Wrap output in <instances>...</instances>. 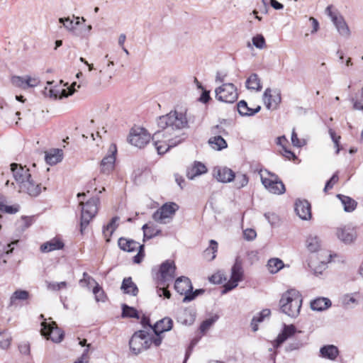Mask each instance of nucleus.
<instances>
[{
	"label": "nucleus",
	"instance_id": "obj_56",
	"mask_svg": "<svg viewBox=\"0 0 363 363\" xmlns=\"http://www.w3.org/2000/svg\"><path fill=\"white\" fill-rule=\"evenodd\" d=\"M144 256H145L144 245H142L138 248V254L133 257V262L136 264L140 263L142 262Z\"/></svg>",
	"mask_w": 363,
	"mask_h": 363
},
{
	"label": "nucleus",
	"instance_id": "obj_6",
	"mask_svg": "<svg viewBox=\"0 0 363 363\" xmlns=\"http://www.w3.org/2000/svg\"><path fill=\"white\" fill-rule=\"evenodd\" d=\"M216 99L218 101L233 104L237 101L238 93L233 83H223L215 89Z\"/></svg>",
	"mask_w": 363,
	"mask_h": 363
},
{
	"label": "nucleus",
	"instance_id": "obj_52",
	"mask_svg": "<svg viewBox=\"0 0 363 363\" xmlns=\"http://www.w3.org/2000/svg\"><path fill=\"white\" fill-rule=\"evenodd\" d=\"M155 337L149 336V334L147 335V340L150 341V345L152 344H154L156 347H159L162 342V337L161 336V333H158V335H155Z\"/></svg>",
	"mask_w": 363,
	"mask_h": 363
},
{
	"label": "nucleus",
	"instance_id": "obj_30",
	"mask_svg": "<svg viewBox=\"0 0 363 363\" xmlns=\"http://www.w3.org/2000/svg\"><path fill=\"white\" fill-rule=\"evenodd\" d=\"M62 150L54 149L45 154V160L50 165H54L62 160Z\"/></svg>",
	"mask_w": 363,
	"mask_h": 363
},
{
	"label": "nucleus",
	"instance_id": "obj_51",
	"mask_svg": "<svg viewBox=\"0 0 363 363\" xmlns=\"http://www.w3.org/2000/svg\"><path fill=\"white\" fill-rule=\"evenodd\" d=\"M338 181V176L337 174H334L332 177L326 182L324 191H327L328 189H331L334 184H336Z\"/></svg>",
	"mask_w": 363,
	"mask_h": 363
},
{
	"label": "nucleus",
	"instance_id": "obj_29",
	"mask_svg": "<svg viewBox=\"0 0 363 363\" xmlns=\"http://www.w3.org/2000/svg\"><path fill=\"white\" fill-rule=\"evenodd\" d=\"M121 289L125 294H131L134 296H137L138 294V289L136 284L132 281L131 277H127L123 280Z\"/></svg>",
	"mask_w": 363,
	"mask_h": 363
},
{
	"label": "nucleus",
	"instance_id": "obj_3",
	"mask_svg": "<svg viewBox=\"0 0 363 363\" xmlns=\"http://www.w3.org/2000/svg\"><path fill=\"white\" fill-rule=\"evenodd\" d=\"M303 298L300 292L296 289H289L284 292L279 300V308L281 313L291 318H296L302 306Z\"/></svg>",
	"mask_w": 363,
	"mask_h": 363
},
{
	"label": "nucleus",
	"instance_id": "obj_55",
	"mask_svg": "<svg viewBox=\"0 0 363 363\" xmlns=\"http://www.w3.org/2000/svg\"><path fill=\"white\" fill-rule=\"evenodd\" d=\"M239 281H235V279H231L224 285V289L223 291V293H227L228 291H231L232 289H235Z\"/></svg>",
	"mask_w": 363,
	"mask_h": 363
},
{
	"label": "nucleus",
	"instance_id": "obj_17",
	"mask_svg": "<svg viewBox=\"0 0 363 363\" xmlns=\"http://www.w3.org/2000/svg\"><path fill=\"white\" fill-rule=\"evenodd\" d=\"M213 174L218 182L223 183L230 182L235 177L234 172L226 167L215 168L213 169Z\"/></svg>",
	"mask_w": 363,
	"mask_h": 363
},
{
	"label": "nucleus",
	"instance_id": "obj_34",
	"mask_svg": "<svg viewBox=\"0 0 363 363\" xmlns=\"http://www.w3.org/2000/svg\"><path fill=\"white\" fill-rule=\"evenodd\" d=\"M337 197L340 200L345 211L352 212L355 210L357 203L353 199L342 194H337Z\"/></svg>",
	"mask_w": 363,
	"mask_h": 363
},
{
	"label": "nucleus",
	"instance_id": "obj_40",
	"mask_svg": "<svg viewBox=\"0 0 363 363\" xmlns=\"http://www.w3.org/2000/svg\"><path fill=\"white\" fill-rule=\"evenodd\" d=\"M122 317L140 318L138 311L135 308L130 307L125 303L122 305Z\"/></svg>",
	"mask_w": 363,
	"mask_h": 363
},
{
	"label": "nucleus",
	"instance_id": "obj_23",
	"mask_svg": "<svg viewBox=\"0 0 363 363\" xmlns=\"http://www.w3.org/2000/svg\"><path fill=\"white\" fill-rule=\"evenodd\" d=\"M173 326V321L169 317H165L159 321H157L152 327V331L155 335H158V333H163L166 331L172 330Z\"/></svg>",
	"mask_w": 363,
	"mask_h": 363
},
{
	"label": "nucleus",
	"instance_id": "obj_1",
	"mask_svg": "<svg viewBox=\"0 0 363 363\" xmlns=\"http://www.w3.org/2000/svg\"><path fill=\"white\" fill-rule=\"evenodd\" d=\"M191 122L186 113H179L177 111L160 116L157 119V125L160 130L155 132L152 137L158 154H164L170 147L179 144L184 138L175 134V132L188 128L189 123Z\"/></svg>",
	"mask_w": 363,
	"mask_h": 363
},
{
	"label": "nucleus",
	"instance_id": "obj_37",
	"mask_svg": "<svg viewBox=\"0 0 363 363\" xmlns=\"http://www.w3.org/2000/svg\"><path fill=\"white\" fill-rule=\"evenodd\" d=\"M142 229L144 233V240L151 239L161 233V230L156 228L153 224L146 223L143 226Z\"/></svg>",
	"mask_w": 363,
	"mask_h": 363
},
{
	"label": "nucleus",
	"instance_id": "obj_8",
	"mask_svg": "<svg viewBox=\"0 0 363 363\" xmlns=\"http://www.w3.org/2000/svg\"><path fill=\"white\" fill-rule=\"evenodd\" d=\"M176 266L173 261L166 260L161 264L159 270L157 285L169 286V282L175 277Z\"/></svg>",
	"mask_w": 363,
	"mask_h": 363
},
{
	"label": "nucleus",
	"instance_id": "obj_31",
	"mask_svg": "<svg viewBox=\"0 0 363 363\" xmlns=\"http://www.w3.org/2000/svg\"><path fill=\"white\" fill-rule=\"evenodd\" d=\"M119 220V217L115 216L111 218L110 222L106 225L104 226L103 234L106 238V240L107 242H110L111 237L113 235V232L118 228V224L116 223Z\"/></svg>",
	"mask_w": 363,
	"mask_h": 363
},
{
	"label": "nucleus",
	"instance_id": "obj_45",
	"mask_svg": "<svg viewBox=\"0 0 363 363\" xmlns=\"http://www.w3.org/2000/svg\"><path fill=\"white\" fill-rule=\"evenodd\" d=\"M205 290L203 289H196L194 291L191 290V292L189 293V294H186L184 299L183 302H189L192 300H194L196 297H197L199 295L203 294L204 293Z\"/></svg>",
	"mask_w": 363,
	"mask_h": 363
},
{
	"label": "nucleus",
	"instance_id": "obj_57",
	"mask_svg": "<svg viewBox=\"0 0 363 363\" xmlns=\"http://www.w3.org/2000/svg\"><path fill=\"white\" fill-rule=\"evenodd\" d=\"M166 286H167V285L166 286H157V294L159 295V296H164L165 298H169L170 296H171V294L169 292V291H168L167 289H166Z\"/></svg>",
	"mask_w": 363,
	"mask_h": 363
},
{
	"label": "nucleus",
	"instance_id": "obj_16",
	"mask_svg": "<svg viewBox=\"0 0 363 363\" xmlns=\"http://www.w3.org/2000/svg\"><path fill=\"white\" fill-rule=\"evenodd\" d=\"M263 99L267 109H277L281 101V94L278 91L275 95H272V89L267 88L264 92Z\"/></svg>",
	"mask_w": 363,
	"mask_h": 363
},
{
	"label": "nucleus",
	"instance_id": "obj_4",
	"mask_svg": "<svg viewBox=\"0 0 363 363\" xmlns=\"http://www.w3.org/2000/svg\"><path fill=\"white\" fill-rule=\"evenodd\" d=\"M99 202V198H92L87 201L85 203L80 201L79 205L82 206L81 218H80V232L82 234L89 225L90 221L95 217L98 211L97 205Z\"/></svg>",
	"mask_w": 363,
	"mask_h": 363
},
{
	"label": "nucleus",
	"instance_id": "obj_43",
	"mask_svg": "<svg viewBox=\"0 0 363 363\" xmlns=\"http://www.w3.org/2000/svg\"><path fill=\"white\" fill-rule=\"evenodd\" d=\"M235 186L238 189L245 186L248 183V177L245 174H238L235 177Z\"/></svg>",
	"mask_w": 363,
	"mask_h": 363
},
{
	"label": "nucleus",
	"instance_id": "obj_46",
	"mask_svg": "<svg viewBox=\"0 0 363 363\" xmlns=\"http://www.w3.org/2000/svg\"><path fill=\"white\" fill-rule=\"evenodd\" d=\"M253 45L259 49H262L265 47V39L262 35H257L252 38Z\"/></svg>",
	"mask_w": 363,
	"mask_h": 363
},
{
	"label": "nucleus",
	"instance_id": "obj_2",
	"mask_svg": "<svg viewBox=\"0 0 363 363\" xmlns=\"http://www.w3.org/2000/svg\"><path fill=\"white\" fill-rule=\"evenodd\" d=\"M10 166L13 177L18 185V191L30 196H38L42 191L41 184L33 181L29 169L17 163H12Z\"/></svg>",
	"mask_w": 363,
	"mask_h": 363
},
{
	"label": "nucleus",
	"instance_id": "obj_28",
	"mask_svg": "<svg viewBox=\"0 0 363 363\" xmlns=\"http://www.w3.org/2000/svg\"><path fill=\"white\" fill-rule=\"evenodd\" d=\"M207 172L206 167L200 162H195L191 169L186 172V177L189 179H194L196 176L204 174Z\"/></svg>",
	"mask_w": 363,
	"mask_h": 363
},
{
	"label": "nucleus",
	"instance_id": "obj_27",
	"mask_svg": "<svg viewBox=\"0 0 363 363\" xmlns=\"http://www.w3.org/2000/svg\"><path fill=\"white\" fill-rule=\"evenodd\" d=\"M238 111L241 116H250L258 113L261 107L257 106L255 108H249L245 101L241 100L237 104Z\"/></svg>",
	"mask_w": 363,
	"mask_h": 363
},
{
	"label": "nucleus",
	"instance_id": "obj_13",
	"mask_svg": "<svg viewBox=\"0 0 363 363\" xmlns=\"http://www.w3.org/2000/svg\"><path fill=\"white\" fill-rule=\"evenodd\" d=\"M294 206L295 212L301 220H308L311 218V206L307 200L297 199Z\"/></svg>",
	"mask_w": 363,
	"mask_h": 363
},
{
	"label": "nucleus",
	"instance_id": "obj_14",
	"mask_svg": "<svg viewBox=\"0 0 363 363\" xmlns=\"http://www.w3.org/2000/svg\"><path fill=\"white\" fill-rule=\"evenodd\" d=\"M336 235L339 240L345 244L353 242L357 238V232L353 227L343 226L337 229Z\"/></svg>",
	"mask_w": 363,
	"mask_h": 363
},
{
	"label": "nucleus",
	"instance_id": "obj_7",
	"mask_svg": "<svg viewBox=\"0 0 363 363\" xmlns=\"http://www.w3.org/2000/svg\"><path fill=\"white\" fill-rule=\"evenodd\" d=\"M179 206L174 202H169L163 204L152 215V218L156 222L165 224L172 219Z\"/></svg>",
	"mask_w": 363,
	"mask_h": 363
},
{
	"label": "nucleus",
	"instance_id": "obj_62",
	"mask_svg": "<svg viewBox=\"0 0 363 363\" xmlns=\"http://www.w3.org/2000/svg\"><path fill=\"white\" fill-rule=\"evenodd\" d=\"M301 347H302V343L300 341H295L294 342L289 343L287 345L286 350V351L291 352V351H293L295 350H298Z\"/></svg>",
	"mask_w": 363,
	"mask_h": 363
},
{
	"label": "nucleus",
	"instance_id": "obj_20",
	"mask_svg": "<svg viewBox=\"0 0 363 363\" xmlns=\"http://www.w3.org/2000/svg\"><path fill=\"white\" fill-rule=\"evenodd\" d=\"M74 93L73 91L69 90V92L66 89H60L59 88H48L45 87L43 94L45 97H49L52 99H63L68 97Z\"/></svg>",
	"mask_w": 363,
	"mask_h": 363
},
{
	"label": "nucleus",
	"instance_id": "obj_42",
	"mask_svg": "<svg viewBox=\"0 0 363 363\" xmlns=\"http://www.w3.org/2000/svg\"><path fill=\"white\" fill-rule=\"evenodd\" d=\"M11 337L6 331L0 332V347L7 349L11 344Z\"/></svg>",
	"mask_w": 363,
	"mask_h": 363
},
{
	"label": "nucleus",
	"instance_id": "obj_33",
	"mask_svg": "<svg viewBox=\"0 0 363 363\" xmlns=\"http://www.w3.org/2000/svg\"><path fill=\"white\" fill-rule=\"evenodd\" d=\"M331 306V301L327 298H318L311 303V309L317 311H322Z\"/></svg>",
	"mask_w": 363,
	"mask_h": 363
},
{
	"label": "nucleus",
	"instance_id": "obj_61",
	"mask_svg": "<svg viewBox=\"0 0 363 363\" xmlns=\"http://www.w3.org/2000/svg\"><path fill=\"white\" fill-rule=\"evenodd\" d=\"M19 351L23 354H28L30 353V345L28 342H22L18 345Z\"/></svg>",
	"mask_w": 363,
	"mask_h": 363
},
{
	"label": "nucleus",
	"instance_id": "obj_44",
	"mask_svg": "<svg viewBox=\"0 0 363 363\" xmlns=\"http://www.w3.org/2000/svg\"><path fill=\"white\" fill-rule=\"evenodd\" d=\"M19 210V206L18 205H13V206H7L4 204V203L0 202V211L4 212L7 213H16Z\"/></svg>",
	"mask_w": 363,
	"mask_h": 363
},
{
	"label": "nucleus",
	"instance_id": "obj_63",
	"mask_svg": "<svg viewBox=\"0 0 363 363\" xmlns=\"http://www.w3.org/2000/svg\"><path fill=\"white\" fill-rule=\"evenodd\" d=\"M211 99V96H210V91H206V90H203L201 96H200V99H199V101L204 103V104H206L207 102H208Z\"/></svg>",
	"mask_w": 363,
	"mask_h": 363
},
{
	"label": "nucleus",
	"instance_id": "obj_47",
	"mask_svg": "<svg viewBox=\"0 0 363 363\" xmlns=\"http://www.w3.org/2000/svg\"><path fill=\"white\" fill-rule=\"evenodd\" d=\"M11 83L13 86L21 89L26 88L25 78L20 76H13L11 78Z\"/></svg>",
	"mask_w": 363,
	"mask_h": 363
},
{
	"label": "nucleus",
	"instance_id": "obj_39",
	"mask_svg": "<svg viewBox=\"0 0 363 363\" xmlns=\"http://www.w3.org/2000/svg\"><path fill=\"white\" fill-rule=\"evenodd\" d=\"M217 251L218 242L214 240H211L209 247L204 251V257L211 261L215 259Z\"/></svg>",
	"mask_w": 363,
	"mask_h": 363
},
{
	"label": "nucleus",
	"instance_id": "obj_9",
	"mask_svg": "<svg viewBox=\"0 0 363 363\" xmlns=\"http://www.w3.org/2000/svg\"><path fill=\"white\" fill-rule=\"evenodd\" d=\"M150 135L145 128L137 127L131 129L128 140L131 145L143 148L150 142Z\"/></svg>",
	"mask_w": 363,
	"mask_h": 363
},
{
	"label": "nucleus",
	"instance_id": "obj_50",
	"mask_svg": "<svg viewBox=\"0 0 363 363\" xmlns=\"http://www.w3.org/2000/svg\"><path fill=\"white\" fill-rule=\"evenodd\" d=\"M26 88L35 87L40 83V79L38 77H32L26 76L25 77Z\"/></svg>",
	"mask_w": 363,
	"mask_h": 363
},
{
	"label": "nucleus",
	"instance_id": "obj_36",
	"mask_svg": "<svg viewBox=\"0 0 363 363\" xmlns=\"http://www.w3.org/2000/svg\"><path fill=\"white\" fill-rule=\"evenodd\" d=\"M306 243L307 249L311 252H317L320 247V240L319 238L313 234L308 235Z\"/></svg>",
	"mask_w": 363,
	"mask_h": 363
},
{
	"label": "nucleus",
	"instance_id": "obj_41",
	"mask_svg": "<svg viewBox=\"0 0 363 363\" xmlns=\"http://www.w3.org/2000/svg\"><path fill=\"white\" fill-rule=\"evenodd\" d=\"M218 318V317L215 315L203 320L199 328L201 333H205L206 331H208L210 328L216 322Z\"/></svg>",
	"mask_w": 363,
	"mask_h": 363
},
{
	"label": "nucleus",
	"instance_id": "obj_26",
	"mask_svg": "<svg viewBox=\"0 0 363 363\" xmlns=\"http://www.w3.org/2000/svg\"><path fill=\"white\" fill-rule=\"evenodd\" d=\"M118 244L119 247L126 252H132L137 250L141 245L133 240H128L125 238L118 239Z\"/></svg>",
	"mask_w": 363,
	"mask_h": 363
},
{
	"label": "nucleus",
	"instance_id": "obj_48",
	"mask_svg": "<svg viewBox=\"0 0 363 363\" xmlns=\"http://www.w3.org/2000/svg\"><path fill=\"white\" fill-rule=\"evenodd\" d=\"M67 286V283L66 281L48 283V289L52 291H59L66 288Z\"/></svg>",
	"mask_w": 363,
	"mask_h": 363
},
{
	"label": "nucleus",
	"instance_id": "obj_53",
	"mask_svg": "<svg viewBox=\"0 0 363 363\" xmlns=\"http://www.w3.org/2000/svg\"><path fill=\"white\" fill-rule=\"evenodd\" d=\"M264 217L272 225L277 224L279 221V216L274 213H265Z\"/></svg>",
	"mask_w": 363,
	"mask_h": 363
},
{
	"label": "nucleus",
	"instance_id": "obj_19",
	"mask_svg": "<svg viewBox=\"0 0 363 363\" xmlns=\"http://www.w3.org/2000/svg\"><path fill=\"white\" fill-rule=\"evenodd\" d=\"M296 331V328L294 325L284 324L282 332L279 334L277 339L272 342L273 347L275 348L279 347L289 337L294 335Z\"/></svg>",
	"mask_w": 363,
	"mask_h": 363
},
{
	"label": "nucleus",
	"instance_id": "obj_5",
	"mask_svg": "<svg viewBox=\"0 0 363 363\" xmlns=\"http://www.w3.org/2000/svg\"><path fill=\"white\" fill-rule=\"evenodd\" d=\"M147 335L148 332L145 330L134 333L129 341L130 349L133 353L138 354L143 350L150 348V341L147 340Z\"/></svg>",
	"mask_w": 363,
	"mask_h": 363
},
{
	"label": "nucleus",
	"instance_id": "obj_21",
	"mask_svg": "<svg viewBox=\"0 0 363 363\" xmlns=\"http://www.w3.org/2000/svg\"><path fill=\"white\" fill-rule=\"evenodd\" d=\"M64 242L58 238H54L40 245L41 252L47 253L54 250H61L64 247Z\"/></svg>",
	"mask_w": 363,
	"mask_h": 363
},
{
	"label": "nucleus",
	"instance_id": "obj_10",
	"mask_svg": "<svg viewBox=\"0 0 363 363\" xmlns=\"http://www.w3.org/2000/svg\"><path fill=\"white\" fill-rule=\"evenodd\" d=\"M41 334L48 340L54 342H60L64 337V332L57 327L55 322L47 323L43 321L41 323Z\"/></svg>",
	"mask_w": 363,
	"mask_h": 363
},
{
	"label": "nucleus",
	"instance_id": "obj_25",
	"mask_svg": "<svg viewBox=\"0 0 363 363\" xmlns=\"http://www.w3.org/2000/svg\"><path fill=\"white\" fill-rule=\"evenodd\" d=\"M320 356L330 360H335L339 354L337 347L333 345H328L320 350Z\"/></svg>",
	"mask_w": 363,
	"mask_h": 363
},
{
	"label": "nucleus",
	"instance_id": "obj_32",
	"mask_svg": "<svg viewBox=\"0 0 363 363\" xmlns=\"http://www.w3.org/2000/svg\"><path fill=\"white\" fill-rule=\"evenodd\" d=\"M210 147L215 150H222L228 147L227 142L221 135L211 137L208 141Z\"/></svg>",
	"mask_w": 363,
	"mask_h": 363
},
{
	"label": "nucleus",
	"instance_id": "obj_38",
	"mask_svg": "<svg viewBox=\"0 0 363 363\" xmlns=\"http://www.w3.org/2000/svg\"><path fill=\"white\" fill-rule=\"evenodd\" d=\"M267 267L270 273L275 274L284 267V262L279 258H272L268 261Z\"/></svg>",
	"mask_w": 363,
	"mask_h": 363
},
{
	"label": "nucleus",
	"instance_id": "obj_22",
	"mask_svg": "<svg viewBox=\"0 0 363 363\" xmlns=\"http://www.w3.org/2000/svg\"><path fill=\"white\" fill-rule=\"evenodd\" d=\"M333 23L335 26L340 35L345 38H349L350 36V30L342 16L339 15V16L333 17Z\"/></svg>",
	"mask_w": 363,
	"mask_h": 363
},
{
	"label": "nucleus",
	"instance_id": "obj_54",
	"mask_svg": "<svg viewBox=\"0 0 363 363\" xmlns=\"http://www.w3.org/2000/svg\"><path fill=\"white\" fill-rule=\"evenodd\" d=\"M244 238L247 240H253L256 236V231L252 228H247L243 231Z\"/></svg>",
	"mask_w": 363,
	"mask_h": 363
},
{
	"label": "nucleus",
	"instance_id": "obj_64",
	"mask_svg": "<svg viewBox=\"0 0 363 363\" xmlns=\"http://www.w3.org/2000/svg\"><path fill=\"white\" fill-rule=\"evenodd\" d=\"M350 101L352 103L353 108L354 110L363 111V104L362 101H358L353 97L350 99Z\"/></svg>",
	"mask_w": 363,
	"mask_h": 363
},
{
	"label": "nucleus",
	"instance_id": "obj_12",
	"mask_svg": "<svg viewBox=\"0 0 363 363\" xmlns=\"http://www.w3.org/2000/svg\"><path fill=\"white\" fill-rule=\"evenodd\" d=\"M116 152V146L112 144L109 148V153L105 156L101 162L100 167L101 173L109 174L114 169Z\"/></svg>",
	"mask_w": 363,
	"mask_h": 363
},
{
	"label": "nucleus",
	"instance_id": "obj_18",
	"mask_svg": "<svg viewBox=\"0 0 363 363\" xmlns=\"http://www.w3.org/2000/svg\"><path fill=\"white\" fill-rule=\"evenodd\" d=\"M175 290L181 295L189 294L193 290L191 280L186 277H180L175 280Z\"/></svg>",
	"mask_w": 363,
	"mask_h": 363
},
{
	"label": "nucleus",
	"instance_id": "obj_24",
	"mask_svg": "<svg viewBox=\"0 0 363 363\" xmlns=\"http://www.w3.org/2000/svg\"><path fill=\"white\" fill-rule=\"evenodd\" d=\"M243 268L242 262L240 257L235 258V263L231 269V279H235V281H240L243 278Z\"/></svg>",
	"mask_w": 363,
	"mask_h": 363
},
{
	"label": "nucleus",
	"instance_id": "obj_11",
	"mask_svg": "<svg viewBox=\"0 0 363 363\" xmlns=\"http://www.w3.org/2000/svg\"><path fill=\"white\" fill-rule=\"evenodd\" d=\"M267 173L271 178H265L261 176V181L264 187L271 193L274 194H282L285 192L286 189L283 182L278 179V177L269 172Z\"/></svg>",
	"mask_w": 363,
	"mask_h": 363
},
{
	"label": "nucleus",
	"instance_id": "obj_60",
	"mask_svg": "<svg viewBox=\"0 0 363 363\" xmlns=\"http://www.w3.org/2000/svg\"><path fill=\"white\" fill-rule=\"evenodd\" d=\"M93 293L94 294L97 301L103 300L104 291L99 286L94 288Z\"/></svg>",
	"mask_w": 363,
	"mask_h": 363
},
{
	"label": "nucleus",
	"instance_id": "obj_58",
	"mask_svg": "<svg viewBox=\"0 0 363 363\" xmlns=\"http://www.w3.org/2000/svg\"><path fill=\"white\" fill-rule=\"evenodd\" d=\"M291 143L294 146L300 147L303 145V143L298 139L295 129L293 130L291 133Z\"/></svg>",
	"mask_w": 363,
	"mask_h": 363
},
{
	"label": "nucleus",
	"instance_id": "obj_15",
	"mask_svg": "<svg viewBox=\"0 0 363 363\" xmlns=\"http://www.w3.org/2000/svg\"><path fill=\"white\" fill-rule=\"evenodd\" d=\"M30 298V294L28 291L23 289L16 290L9 298V306L28 304Z\"/></svg>",
	"mask_w": 363,
	"mask_h": 363
},
{
	"label": "nucleus",
	"instance_id": "obj_35",
	"mask_svg": "<svg viewBox=\"0 0 363 363\" xmlns=\"http://www.w3.org/2000/svg\"><path fill=\"white\" fill-rule=\"evenodd\" d=\"M245 85L247 89L260 91L262 84L260 79L255 73L252 74L246 80Z\"/></svg>",
	"mask_w": 363,
	"mask_h": 363
},
{
	"label": "nucleus",
	"instance_id": "obj_59",
	"mask_svg": "<svg viewBox=\"0 0 363 363\" xmlns=\"http://www.w3.org/2000/svg\"><path fill=\"white\" fill-rule=\"evenodd\" d=\"M197 341L198 340H196V339H194V340H191L189 346L188 347V348H187V350L186 351L185 359H184V363H186V360L188 359V358L191 355V353L194 346L196 345Z\"/></svg>",
	"mask_w": 363,
	"mask_h": 363
},
{
	"label": "nucleus",
	"instance_id": "obj_49",
	"mask_svg": "<svg viewBox=\"0 0 363 363\" xmlns=\"http://www.w3.org/2000/svg\"><path fill=\"white\" fill-rule=\"evenodd\" d=\"M59 21L68 30H73L75 28L74 21L69 18H60Z\"/></svg>",
	"mask_w": 363,
	"mask_h": 363
}]
</instances>
